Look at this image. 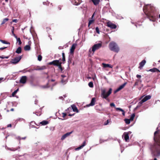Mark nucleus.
Masks as SVG:
<instances>
[{"mask_svg":"<svg viewBox=\"0 0 160 160\" xmlns=\"http://www.w3.org/2000/svg\"><path fill=\"white\" fill-rule=\"evenodd\" d=\"M143 11L150 21H155L158 13L153 6L148 5L144 6Z\"/></svg>","mask_w":160,"mask_h":160,"instance_id":"nucleus-1","label":"nucleus"},{"mask_svg":"<svg viewBox=\"0 0 160 160\" xmlns=\"http://www.w3.org/2000/svg\"><path fill=\"white\" fill-rule=\"evenodd\" d=\"M154 139L155 142L154 148L158 155L160 154V135L159 131L157 130L154 133Z\"/></svg>","mask_w":160,"mask_h":160,"instance_id":"nucleus-2","label":"nucleus"},{"mask_svg":"<svg viewBox=\"0 0 160 160\" xmlns=\"http://www.w3.org/2000/svg\"><path fill=\"white\" fill-rule=\"evenodd\" d=\"M112 89L110 88L108 91L106 92V90L105 89H102L101 90V97L105 99L108 100V97L111 94Z\"/></svg>","mask_w":160,"mask_h":160,"instance_id":"nucleus-3","label":"nucleus"},{"mask_svg":"<svg viewBox=\"0 0 160 160\" xmlns=\"http://www.w3.org/2000/svg\"><path fill=\"white\" fill-rule=\"evenodd\" d=\"M110 49L116 52H118L119 51V48L117 44L115 42H110L109 45Z\"/></svg>","mask_w":160,"mask_h":160,"instance_id":"nucleus-4","label":"nucleus"},{"mask_svg":"<svg viewBox=\"0 0 160 160\" xmlns=\"http://www.w3.org/2000/svg\"><path fill=\"white\" fill-rule=\"evenodd\" d=\"M102 43H98L94 44L92 47V49L91 50V49L89 50V52H94L96 50H98L102 46Z\"/></svg>","mask_w":160,"mask_h":160,"instance_id":"nucleus-5","label":"nucleus"},{"mask_svg":"<svg viewBox=\"0 0 160 160\" xmlns=\"http://www.w3.org/2000/svg\"><path fill=\"white\" fill-rule=\"evenodd\" d=\"M22 58V55L19 57H17L15 58L14 59H12L11 61V63L16 64Z\"/></svg>","mask_w":160,"mask_h":160,"instance_id":"nucleus-6","label":"nucleus"},{"mask_svg":"<svg viewBox=\"0 0 160 160\" xmlns=\"http://www.w3.org/2000/svg\"><path fill=\"white\" fill-rule=\"evenodd\" d=\"M107 26L111 29H115L117 28V26L109 21L107 22Z\"/></svg>","mask_w":160,"mask_h":160,"instance_id":"nucleus-7","label":"nucleus"},{"mask_svg":"<svg viewBox=\"0 0 160 160\" xmlns=\"http://www.w3.org/2000/svg\"><path fill=\"white\" fill-rule=\"evenodd\" d=\"M61 62H59V60H54L51 62L48 63V64L49 65H53L55 66H58Z\"/></svg>","mask_w":160,"mask_h":160,"instance_id":"nucleus-8","label":"nucleus"},{"mask_svg":"<svg viewBox=\"0 0 160 160\" xmlns=\"http://www.w3.org/2000/svg\"><path fill=\"white\" fill-rule=\"evenodd\" d=\"M127 84V83L126 82L120 86L115 91H114V92L116 93L122 89L124 88Z\"/></svg>","mask_w":160,"mask_h":160,"instance_id":"nucleus-9","label":"nucleus"},{"mask_svg":"<svg viewBox=\"0 0 160 160\" xmlns=\"http://www.w3.org/2000/svg\"><path fill=\"white\" fill-rule=\"evenodd\" d=\"M77 45L76 43H74L72 45L70 49V53L71 54H72L73 53L74 50L75 49Z\"/></svg>","mask_w":160,"mask_h":160,"instance_id":"nucleus-10","label":"nucleus"},{"mask_svg":"<svg viewBox=\"0 0 160 160\" xmlns=\"http://www.w3.org/2000/svg\"><path fill=\"white\" fill-rule=\"evenodd\" d=\"M27 79V77L26 76H23L21 78L20 80V82L22 83H25L26 82Z\"/></svg>","mask_w":160,"mask_h":160,"instance_id":"nucleus-11","label":"nucleus"},{"mask_svg":"<svg viewBox=\"0 0 160 160\" xmlns=\"http://www.w3.org/2000/svg\"><path fill=\"white\" fill-rule=\"evenodd\" d=\"M96 98H92L91 102L88 105H87V106L88 107H89L90 106H94L95 104V102H96Z\"/></svg>","mask_w":160,"mask_h":160,"instance_id":"nucleus-12","label":"nucleus"},{"mask_svg":"<svg viewBox=\"0 0 160 160\" xmlns=\"http://www.w3.org/2000/svg\"><path fill=\"white\" fill-rule=\"evenodd\" d=\"M72 131L70 132H67L63 135L61 138V140H63L66 137L70 135V134H71L72 133Z\"/></svg>","mask_w":160,"mask_h":160,"instance_id":"nucleus-13","label":"nucleus"},{"mask_svg":"<svg viewBox=\"0 0 160 160\" xmlns=\"http://www.w3.org/2000/svg\"><path fill=\"white\" fill-rule=\"evenodd\" d=\"M146 62V61L145 60H143L141 62L139 63V68L141 69L144 66Z\"/></svg>","mask_w":160,"mask_h":160,"instance_id":"nucleus-14","label":"nucleus"},{"mask_svg":"<svg viewBox=\"0 0 160 160\" xmlns=\"http://www.w3.org/2000/svg\"><path fill=\"white\" fill-rule=\"evenodd\" d=\"M72 2L73 4L77 6L81 3V0H74Z\"/></svg>","mask_w":160,"mask_h":160,"instance_id":"nucleus-15","label":"nucleus"},{"mask_svg":"<svg viewBox=\"0 0 160 160\" xmlns=\"http://www.w3.org/2000/svg\"><path fill=\"white\" fill-rule=\"evenodd\" d=\"M71 107L72 109L74 112H78V110L75 105L74 104L72 105H71Z\"/></svg>","mask_w":160,"mask_h":160,"instance_id":"nucleus-16","label":"nucleus"},{"mask_svg":"<svg viewBox=\"0 0 160 160\" xmlns=\"http://www.w3.org/2000/svg\"><path fill=\"white\" fill-rule=\"evenodd\" d=\"M86 145V141H84L83 143H82V145L81 146H79V147L76 148L75 149V150H79V149L82 148L83 147H84V146H85Z\"/></svg>","mask_w":160,"mask_h":160,"instance_id":"nucleus-17","label":"nucleus"},{"mask_svg":"<svg viewBox=\"0 0 160 160\" xmlns=\"http://www.w3.org/2000/svg\"><path fill=\"white\" fill-rule=\"evenodd\" d=\"M148 71H150V72H160V71L159 70H158V69L157 68H153L150 69Z\"/></svg>","mask_w":160,"mask_h":160,"instance_id":"nucleus-18","label":"nucleus"},{"mask_svg":"<svg viewBox=\"0 0 160 160\" xmlns=\"http://www.w3.org/2000/svg\"><path fill=\"white\" fill-rule=\"evenodd\" d=\"M151 96L150 95L146 96L144 98H143V101L146 102L148 100H149L151 98Z\"/></svg>","mask_w":160,"mask_h":160,"instance_id":"nucleus-19","label":"nucleus"},{"mask_svg":"<svg viewBox=\"0 0 160 160\" xmlns=\"http://www.w3.org/2000/svg\"><path fill=\"white\" fill-rule=\"evenodd\" d=\"M142 82V80L139 79H138L136 80V81L133 85L134 87H135L136 86H138L139 85V83H141Z\"/></svg>","mask_w":160,"mask_h":160,"instance_id":"nucleus-20","label":"nucleus"},{"mask_svg":"<svg viewBox=\"0 0 160 160\" xmlns=\"http://www.w3.org/2000/svg\"><path fill=\"white\" fill-rule=\"evenodd\" d=\"M124 139L126 141H127L129 138L128 134V133L125 132L124 133Z\"/></svg>","mask_w":160,"mask_h":160,"instance_id":"nucleus-21","label":"nucleus"},{"mask_svg":"<svg viewBox=\"0 0 160 160\" xmlns=\"http://www.w3.org/2000/svg\"><path fill=\"white\" fill-rule=\"evenodd\" d=\"M103 67L104 68H112V66L110 64H105V63H102Z\"/></svg>","mask_w":160,"mask_h":160,"instance_id":"nucleus-22","label":"nucleus"},{"mask_svg":"<svg viewBox=\"0 0 160 160\" xmlns=\"http://www.w3.org/2000/svg\"><path fill=\"white\" fill-rule=\"evenodd\" d=\"M91 0L93 2L94 4L96 6L100 2V0Z\"/></svg>","mask_w":160,"mask_h":160,"instance_id":"nucleus-23","label":"nucleus"},{"mask_svg":"<svg viewBox=\"0 0 160 160\" xmlns=\"http://www.w3.org/2000/svg\"><path fill=\"white\" fill-rule=\"evenodd\" d=\"M115 108L117 111L119 110V111L122 112V115L123 116L125 115V112L124 111V110H123L122 109V108Z\"/></svg>","mask_w":160,"mask_h":160,"instance_id":"nucleus-24","label":"nucleus"},{"mask_svg":"<svg viewBox=\"0 0 160 160\" xmlns=\"http://www.w3.org/2000/svg\"><path fill=\"white\" fill-rule=\"evenodd\" d=\"M31 47L30 45H26L24 47V49L26 51H29L30 50Z\"/></svg>","mask_w":160,"mask_h":160,"instance_id":"nucleus-25","label":"nucleus"},{"mask_svg":"<svg viewBox=\"0 0 160 160\" xmlns=\"http://www.w3.org/2000/svg\"><path fill=\"white\" fill-rule=\"evenodd\" d=\"M22 51V48L21 47H19L17 49L16 52L18 54H19Z\"/></svg>","mask_w":160,"mask_h":160,"instance_id":"nucleus-26","label":"nucleus"},{"mask_svg":"<svg viewBox=\"0 0 160 160\" xmlns=\"http://www.w3.org/2000/svg\"><path fill=\"white\" fill-rule=\"evenodd\" d=\"M48 122L47 121L44 120L40 122V124L42 125H45L48 124Z\"/></svg>","mask_w":160,"mask_h":160,"instance_id":"nucleus-27","label":"nucleus"},{"mask_svg":"<svg viewBox=\"0 0 160 160\" xmlns=\"http://www.w3.org/2000/svg\"><path fill=\"white\" fill-rule=\"evenodd\" d=\"M8 20H9V19L8 18H5L3 20L2 22L1 25H2L4 24V23H6V22L7 21H8Z\"/></svg>","mask_w":160,"mask_h":160,"instance_id":"nucleus-28","label":"nucleus"},{"mask_svg":"<svg viewBox=\"0 0 160 160\" xmlns=\"http://www.w3.org/2000/svg\"><path fill=\"white\" fill-rule=\"evenodd\" d=\"M41 87L42 88L45 89L48 88L49 87V86L48 83H47L45 85L41 86Z\"/></svg>","mask_w":160,"mask_h":160,"instance_id":"nucleus-29","label":"nucleus"},{"mask_svg":"<svg viewBox=\"0 0 160 160\" xmlns=\"http://www.w3.org/2000/svg\"><path fill=\"white\" fill-rule=\"evenodd\" d=\"M17 39V42H18V45H21L22 44V42L20 38H15Z\"/></svg>","mask_w":160,"mask_h":160,"instance_id":"nucleus-30","label":"nucleus"},{"mask_svg":"<svg viewBox=\"0 0 160 160\" xmlns=\"http://www.w3.org/2000/svg\"><path fill=\"white\" fill-rule=\"evenodd\" d=\"M0 42L3 44H8L9 45L10 44V42H7L6 41L3 40H2L0 39Z\"/></svg>","mask_w":160,"mask_h":160,"instance_id":"nucleus-31","label":"nucleus"},{"mask_svg":"<svg viewBox=\"0 0 160 160\" xmlns=\"http://www.w3.org/2000/svg\"><path fill=\"white\" fill-rule=\"evenodd\" d=\"M18 90H19V88H18L16 90L14 91V92H13L12 94V97H14L15 96V95L17 92L18 91Z\"/></svg>","mask_w":160,"mask_h":160,"instance_id":"nucleus-32","label":"nucleus"},{"mask_svg":"<svg viewBox=\"0 0 160 160\" xmlns=\"http://www.w3.org/2000/svg\"><path fill=\"white\" fill-rule=\"evenodd\" d=\"M12 33V35L14 36L15 38H17V36L14 33V27L13 26L12 27V29L11 30Z\"/></svg>","mask_w":160,"mask_h":160,"instance_id":"nucleus-33","label":"nucleus"},{"mask_svg":"<svg viewBox=\"0 0 160 160\" xmlns=\"http://www.w3.org/2000/svg\"><path fill=\"white\" fill-rule=\"evenodd\" d=\"M46 67L45 66H42L39 68H38L37 70H42L46 69Z\"/></svg>","mask_w":160,"mask_h":160,"instance_id":"nucleus-34","label":"nucleus"},{"mask_svg":"<svg viewBox=\"0 0 160 160\" xmlns=\"http://www.w3.org/2000/svg\"><path fill=\"white\" fill-rule=\"evenodd\" d=\"M62 61L63 62V63H64V62L65 61V54L64 52L62 53Z\"/></svg>","mask_w":160,"mask_h":160,"instance_id":"nucleus-35","label":"nucleus"},{"mask_svg":"<svg viewBox=\"0 0 160 160\" xmlns=\"http://www.w3.org/2000/svg\"><path fill=\"white\" fill-rule=\"evenodd\" d=\"M62 63L60 62V63L58 66V68L61 70V71H62L63 69V68H62Z\"/></svg>","mask_w":160,"mask_h":160,"instance_id":"nucleus-36","label":"nucleus"},{"mask_svg":"<svg viewBox=\"0 0 160 160\" xmlns=\"http://www.w3.org/2000/svg\"><path fill=\"white\" fill-rule=\"evenodd\" d=\"M135 114L133 113L131 116L130 118L129 119L131 121H132L133 120L134 118L135 117Z\"/></svg>","mask_w":160,"mask_h":160,"instance_id":"nucleus-37","label":"nucleus"},{"mask_svg":"<svg viewBox=\"0 0 160 160\" xmlns=\"http://www.w3.org/2000/svg\"><path fill=\"white\" fill-rule=\"evenodd\" d=\"M125 123L127 124H129L130 122V120L128 119H125L124 120Z\"/></svg>","mask_w":160,"mask_h":160,"instance_id":"nucleus-38","label":"nucleus"},{"mask_svg":"<svg viewBox=\"0 0 160 160\" xmlns=\"http://www.w3.org/2000/svg\"><path fill=\"white\" fill-rule=\"evenodd\" d=\"M94 20L93 19L89 20L88 23V27H89L90 25L94 22Z\"/></svg>","mask_w":160,"mask_h":160,"instance_id":"nucleus-39","label":"nucleus"},{"mask_svg":"<svg viewBox=\"0 0 160 160\" xmlns=\"http://www.w3.org/2000/svg\"><path fill=\"white\" fill-rule=\"evenodd\" d=\"M88 85L89 86L90 88H93V84L92 82H90Z\"/></svg>","mask_w":160,"mask_h":160,"instance_id":"nucleus-40","label":"nucleus"},{"mask_svg":"<svg viewBox=\"0 0 160 160\" xmlns=\"http://www.w3.org/2000/svg\"><path fill=\"white\" fill-rule=\"evenodd\" d=\"M71 110H72V108L70 107L68 108L66 110V111L67 112V113H68Z\"/></svg>","mask_w":160,"mask_h":160,"instance_id":"nucleus-41","label":"nucleus"},{"mask_svg":"<svg viewBox=\"0 0 160 160\" xmlns=\"http://www.w3.org/2000/svg\"><path fill=\"white\" fill-rule=\"evenodd\" d=\"M111 122V119H108L104 123V125H106L108 124L109 123Z\"/></svg>","mask_w":160,"mask_h":160,"instance_id":"nucleus-42","label":"nucleus"},{"mask_svg":"<svg viewBox=\"0 0 160 160\" xmlns=\"http://www.w3.org/2000/svg\"><path fill=\"white\" fill-rule=\"evenodd\" d=\"M42 57L41 55H39L38 56V59L39 61H41L42 60Z\"/></svg>","mask_w":160,"mask_h":160,"instance_id":"nucleus-43","label":"nucleus"},{"mask_svg":"<svg viewBox=\"0 0 160 160\" xmlns=\"http://www.w3.org/2000/svg\"><path fill=\"white\" fill-rule=\"evenodd\" d=\"M96 31V32L98 33L99 34L100 33V31L99 30V29L98 27H97L95 28Z\"/></svg>","mask_w":160,"mask_h":160,"instance_id":"nucleus-44","label":"nucleus"},{"mask_svg":"<svg viewBox=\"0 0 160 160\" xmlns=\"http://www.w3.org/2000/svg\"><path fill=\"white\" fill-rule=\"evenodd\" d=\"M8 58V57L6 56V57H3L2 56H0V58L2 59H4V58Z\"/></svg>","mask_w":160,"mask_h":160,"instance_id":"nucleus-45","label":"nucleus"},{"mask_svg":"<svg viewBox=\"0 0 160 160\" xmlns=\"http://www.w3.org/2000/svg\"><path fill=\"white\" fill-rule=\"evenodd\" d=\"M62 117L63 118H64L67 115L66 113H62Z\"/></svg>","mask_w":160,"mask_h":160,"instance_id":"nucleus-46","label":"nucleus"},{"mask_svg":"<svg viewBox=\"0 0 160 160\" xmlns=\"http://www.w3.org/2000/svg\"><path fill=\"white\" fill-rule=\"evenodd\" d=\"M110 106L111 107H115V105L114 104V103H111L110 104Z\"/></svg>","mask_w":160,"mask_h":160,"instance_id":"nucleus-47","label":"nucleus"},{"mask_svg":"<svg viewBox=\"0 0 160 160\" xmlns=\"http://www.w3.org/2000/svg\"><path fill=\"white\" fill-rule=\"evenodd\" d=\"M145 102V101H143V99L139 102V103H140V104H141L142 105V103L143 102Z\"/></svg>","mask_w":160,"mask_h":160,"instance_id":"nucleus-48","label":"nucleus"},{"mask_svg":"<svg viewBox=\"0 0 160 160\" xmlns=\"http://www.w3.org/2000/svg\"><path fill=\"white\" fill-rule=\"evenodd\" d=\"M7 47H4L3 48H0V50H4V49L6 48Z\"/></svg>","mask_w":160,"mask_h":160,"instance_id":"nucleus-49","label":"nucleus"},{"mask_svg":"<svg viewBox=\"0 0 160 160\" xmlns=\"http://www.w3.org/2000/svg\"><path fill=\"white\" fill-rule=\"evenodd\" d=\"M62 7V6H61L60 5V6H58V10H61V9Z\"/></svg>","mask_w":160,"mask_h":160,"instance_id":"nucleus-50","label":"nucleus"},{"mask_svg":"<svg viewBox=\"0 0 160 160\" xmlns=\"http://www.w3.org/2000/svg\"><path fill=\"white\" fill-rule=\"evenodd\" d=\"M136 77L137 78H141V75H139V74H137V75H136Z\"/></svg>","mask_w":160,"mask_h":160,"instance_id":"nucleus-51","label":"nucleus"},{"mask_svg":"<svg viewBox=\"0 0 160 160\" xmlns=\"http://www.w3.org/2000/svg\"><path fill=\"white\" fill-rule=\"evenodd\" d=\"M26 137H24L22 138L19 137V140H20L21 139H26Z\"/></svg>","mask_w":160,"mask_h":160,"instance_id":"nucleus-52","label":"nucleus"},{"mask_svg":"<svg viewBox=\"0 0 160 160\" xmlns=\"http://www.w3.org/2000/svg\"><path fill=\"white\" fill-rule=\"evenodd\" d=\"M142 104H140L139 102L138 103V105H137V107H140L142 106Z\"/></svg>","mask_w":160,"mask_h":160,"instance_id":"nucleus-53","label":"nucleus"},{"mask_svg":"<svg viewBox=\"0 0 160 160\" xmlns=\"http://www.w3.org/2000/svg\"><path fill=\"white\" fill-rule=\"evenodd\" d=\"M12 22H17V20L16 19H13L12 20Z\"/></svg>","mask_w":160,"mask_h":160,"instance_id":"nucleus-54","label":"nucleus"},{"mask_svg":"<svg viewBox=\"0 0 160 160\" xmlns=\"http://www.w3.org/2000/svg\"><path fill=\"white\" fill-rule=\"evenodd\" d=\"M12 127V125L11 124H9L8 125L7 127Z\"/></svg>","mask_w":160,"mask_h":160,"instance_id":"nucleus-55","label":"nucleus"},{"mask_svg":"<svg viewBox=\"0 0 160 160\" xmlns=\"http://www.w3.org/2000/svg\"><path fill=\"white\" fill-rule=\"evenodd\" d=\"M61 82H62V83H64V82H65V80H64L63 79H62V80H61Z\"/></svg>","mask_w":160,"mask_h":160,"instance_id":"nucleus-56","label":"nucleus"},{"mask_svg":"<svg viewBox=\"0 0 160 160\" xmlns=\"http://www.w3.org/2000/svg\"><path fill=\"white\" fill-rule=\"evenodd\" d=\"M61 76L63 78L66 77V76L63 75H61Z\"/></svg>","mask_w":160,"mask_h":160,"instance_id":"nucleus-57","label":"nucleus"},{"mask_svg":"<svg viewBox=\"0 0 160 160\" xmlns=\"http://www.w3.org/2000/svg\"><path fill=\"white\" fill-rule=\"evenodd\" d=\"M74 114H75L74 113V114H68V116H73V115H74Z\"/></svg>","mask_w":160,"mask_h":160,"instance_id":"nucleus-58","label":"nucleus"},{"mask_svg":"<svg viewBox=\"0 0 160 160\" xmlns=\"http://www.w3.org/2000/svg\"><path fill=\"white\" fill-rule=\"evenodd\" d=\"M95 13V12H94L93 13V14H92V18H93V17H94V15Z\"/></svg>","mask_w":160,"mask_h":160,"instance_id":"nucleus-59","label":"nucleus"},{"mask_svg":"<svg viewBox=\"0 0 160 160\" xmlns=\"http://www.w3.org/2000/svg\"><path fill=\"white\" fill-rule=\"evenodd\" d=\"M14 109L13 108H11L10 110V111H14Z\"/></svg>","mask_w":160,"mask_h":160,"instance_id":"nucleus-60","label":"nucleus"},{"mask_svg":"<svg viewBox=\"0 0 160 160\" xmlns=\"http://www.w3.org/2000/svg\"><path fill=\"white\" fill-rule=\"evenodd\" d=\"M55 81V80L54 79H52L51 80V81L52 82H54Z\"/></svg>","mask_w":160,"mask_h":160,"instance_id":"nucleus-61","label":"nucleus"},{"mask_svg":"<svg viewBox=\"0 0 160 160\" xmlns=\"http://www.w3.org/2000/svg\"><path fill=\"white\" fill-rule=\"evenodd\" d=\"M30 78H33V76H30Z\"/></svg>","mask_w":160,"mask_h":160,"instance_id":"nucleus-62","label":"nucleus"},{"mask_svg":"<svg viewBox=\"0 0 160 160\" xmlns=\"http://www.w3.org/2000/svg\"><path fill=\"white\" fill-rule=\"evenodd\" d=\"M154 160H157V159H156V158H155L154 159Z\"/></svg>","mask_w":160,"mask_h":160,"instance_id":"nucleus-63","label":"nucleus"},{"mask_svg":"<svg viewBox=\"0 0 160 160\" xmlns=\"http://www.w3.org/2000/svg\"><path fill=\"white\" fill-rule=\"evenodd\" d=\"M5 1L6 2H8V0H5Z\"/></svg>","mask_w":160,"mask_h":160,"instance_id":"nucleus-64","label":"nucleus"}]
</instances>
